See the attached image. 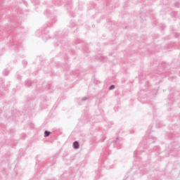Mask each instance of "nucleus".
<instances>
[{
	"label": "nucleus",
	"mask_w": 180,
	"mask_h": 180,
	"mask_svg": "<svg viewBox=\"0 0 180 180\" xmlns=\"http://www.w3.org/2000/svg\"><path fill=\"white\" fill-rule=\"evenodd\" d=\"M50 134H51V132L48 131H45L44 137H49V136H50Z\"/></svg>",
	"instance_id": "nucleus-2"
},
{
	"label": "nucleus",
	"mask_w": 180,
	"mask_h": 180,
	"mask_svg": "<svg viewBox=\"0 0 180 180\" xmlns=\"http://www.w3.org/2000/svg\"><path fill=\"white\" fill-rule=\"evenodd\" d=\"M110 90L115 89V85H112L111 86H110Z\"/></svg>",
	"instance_id": "nucleus-3"
},
{
	"label": "nucleus",
	"mask_w": 180,
	"mask_h": 180,
	"mask_svg": "<svg viewBox=\"0 0 180 180\" xmlns=\"http://www.w3.org/2000/svg\"><path fill=\"white\" fill-rule=\"evenodd\" d=\"M73 147L75 148H79V143H78V141H75L73 143Z\"/></svg>",
	"instance_id": "nucleus-1"
}]
</instances>
